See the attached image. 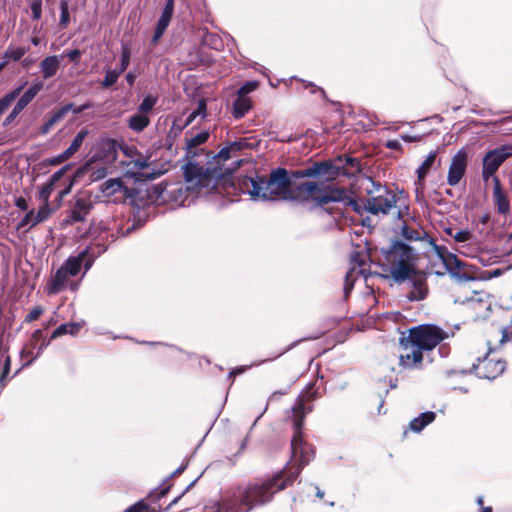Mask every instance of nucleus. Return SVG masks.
<instances>
[{
    "label": "nucleus",
    "instance_id": "f257e3e1",
    "mask_svg": "<svg viewBox=\"0 0 512 512\" xmlns=\"http://www.w3.org/2000/svg\"><path fill=\"white\" fill-rule=\"evenodd\" d=\"M233 152L230 151L226 144L217 154L208 152L207 157L212 155L206 166L198 163L190 162L185 167V179L191 183L194 188L207 189V191H215L219 194H236L237 178L233 177V171L237 169L243 160H238L233 168H224V163L232 157Z\"/></svg>",
    "mask_w": 512,
    "mask_h": 512
},
{
    "label": "nucleus",
    "instance_id": "f03ea898",
    "mask_svg": "<svg viewBox=\"0 0 512 512\" xmlns=\"http://www.w3.org/2000/svg\"><path fill=\"white\" fill-rule=\"evenodd\" d=\"M382 269L396 283L409 280L412 289L407 294L410 301L424 300L428 295L427 276L416 269L413 249L400 241H395L389 249H382Z\"/></svg>",
    "mask_w": 512,
    "mask_h": 512
},
{
    "label": "nucleus",
    "instance_id": "7ed1b4c3",
    "mask_svg": "<svg viewBox=\"0 0 512 512\" xmlns=\"http://www.w3.org/2000/svg\"><path fill=\"white\" fill-rule=\"evenodd\" d=\"M446 338L447 333L434 324L411 327L407 335L403 334L399 338L401 348L399 366L405 370L422 369L425 353L432 351Z\"/></svg>",
    "mask_w": 512,
    "mask_h": 512
},
{
    "label": "nucleus",
    "instance_id": "20e7f679",
    "mask_svg": "<svg viewBox=\"0 0 512 512\" xmlns=\"http://www.w3.org/2000/svg\"><path fill=\"white\" fill-rule=\"evenodd\" d=\"M285 471H278L270 477L257 478L245 486H239L233 493V502L238 512H250L254 508L270 503L275 494L293 485V477H285Z\"/></svg>",
    "mask_w": 512,
    "mask_h": 512
},
{
    "label": "nucleus",
    "instance_id": "39448f33",
    "mask_svg": "<svg viewBox=\"0 0 512 512\" xmlns=\"http://www.w3.org/2000/svg\"><path fill=\"white\" fill-rule=\"evenodd\" d=\"M291 188V177L287 169L279 167L272 170L268 177L254 176L237 177V191L248 194L252 199L287 200L288 190Z\"/></svg>",
    "mask_w": 512,
    "mask_h": 512
},
{
    "label": "nucleus",
    "instance_id": "423d86ee",
    "mask_svg": "<svg viewBox=\"0 0 512 512\" xmlns=\"http://www.w3.org/2000/svg\"><path fill=\"white\" fill-rule=\"evenodd\" d=\"M342 190L337 189L334 183L306 181L297 185L291 182L288 190L287 200L307 203L313 201L315 206L322 207L325 212L333 214L332 208L327 207L334 200H340Z\"/></svg>",
    "mask_w": 512,
    "mask_h": 512
},
{
    "label": "nucleus",
    "instance_id": "0eeeda50",
    "mask_svg": "<svg viewBox=\"0 0 512 512\" xmlns=\"http://www.w3.org/2000/svg\"><path fill=\"white\" fill-rule=\"evenodd\" d=\"M303 424L301 416L298 420L293 421L294 434L291 441V451L294 463H288L281 471H285V477H293V483L300 475L302 469L314 458V450L310 444L304 441L303 438Z\"/></svg>",
    "mask_w": 512,
    "mask_h": 512
},
{
    "label": "nucleus",
    "instance_id": "6e6552de",
    "mask_svg": "<svg viewBox=\"0 0 512 512\" xmlns=\"http://www.w3.org/2000/svg\"><path fill=\"white\" fill-rule=\"evenodd\" d=\"M374 190L368 189L369 197L365 200V211L373 215H388L392 209L396 208L398 197L394 191L380 183L372 181Z\"/></svg>",
    "mask_w": 512,
    "mask_h": 512
},
{
    "label": "nucleus",
    "instance_id": "1a4fd4ad",
    "mask_svg": "<svg viewBox=\"0 0 512 512\" xmlns=\"http://www.w3.org/2000/svg\"><path fill=\"white\" fill-rule=\"evenodd\" d=\"M512 156V146L502 145L495 149L489 150L483 157L482 160V179L487 182L491 177L495 176V173L500 166Z\"/></svg>",
    "mask_w": 512,
    "mask_h": 512
},
{
    "label": "nucleus",
    "instance_id": "9d476101",
    "mask_svg": "<svg viewBox=\"0 0 512 512\" xmlns=\"http://www.w3.org/2000/svg\"><path fill=\"white\" fill-rule=\"evenodd\" d=\"M321 397L317 381L310 382L303 392L298 396L297 402L292 409L293 421L298 420L301 416V422L304 423V419L308 413L313 410V406L310 403Z\"/></svg>",
    "mask_w": 512,
    "mask_h": 512
},
{
    "label": "nucleus",
    "instance_id": "9b49d317",
    "mask_svg": "<svg viewBox=\"0 0 512 512\" xmlns=\"http://www.w3.org/2000/svg\"><path fill=\"white\" fill-rule=\"evenodd\" d=\"M506 369V361L501 358H496L494 355L487 354L483 359H478L477 363L473 364L475 374L482 379L493 380Z\"/></svg>",
    "mask_w": 512,
    "mask_h": 512
},
{
    "label": "nucleus",
    "instance_id": "f8f14e48",
    "mask_svg": "<svg viewBox=\"0 0 512 512\" xmlns=\"http://www.w3.org/2000/svg\"><path fill=\"white\" fill-rule=\"evenodd\" d=\"M92 209L93 203L90 196L78 193L73 197V201L71 202L70 209L64 221L69 225L84 222Z\"/></svg>",
    "mask_w": 512,
    "mask_h": 512
},
{
    "label": "nucleus",
    "instance_id": "ddd939ff",
    "mask_svg": "<svg viewBox=\"0 0 512 512\" xmlns=\"http://www.w3.org/2000/svg\"><path fill=\"white\" fill-rule=\"evenodd\" d=\"M170 488L171 485L165 486L164 483L159 489L150 493L146 499L139 500L138 502L126 508L124 512H159L161 510H167L173 503L177 501V498H175L165 508H162L161 506H158V508H156L152 506V503L166 496Z\"/></svg>",
    "mask_w": 512,
    "mask_h": 512
},
{
    "label": "nucleus",
    "instance_id": "4468645a",
    "mask_svg": "<svg viewBox=\"0 0 512 512\" xmlns=\"http://www.w3.org/2000/svg\"><path fill=\"white\" fill-rule=\"evenodd\" d=\"M126 166L128 168L127 173L137 181L154 180L162 174L161 171H155L154 168L151 167L148 158L142 156L138 159L130 160L127 162Z\"/></svg>",
    "mask_w": 512,
    "mask_h": 512
},
{
    "label": "nucleus",
    "instance_id": "2eb2a0df",
    "mask_svg": "<svg viewBox=\"0 0 512 512\" xmlns=\"http://www.w3.org/2000/svg\"><path fill=\"white\" fill-rule=\"evenodd\" d=\"M101 192L114 203L125 202L132 196L130 190L120 178L108 179L101 185Z\"/></svg>",
    "mask_w": 512,
    "mask_h": 512
},
{
    "label": "nucleus",
    "instance_id": "dca6fc26",
    "mask_svg": "<svg viewBox=\"0 0 512 512\" xmlns=\"http://www.w3.org/2000/svg\"><path fill=\"white\" fill-rule=\"evenodd\" d=\"M468 164V154L464 149L459 150L451 159L449 165L447 183L456 186L464 177Z\"/></svg>",
    "mask_w": 512,
    "mask_h": 512
},
{
    "label": "nucleus",
    "instance_id": "f3484780",
    "mask_svg": "<svg viewBox=\"0 0 512 512\" xmlns=\"http://www.w3.org/2000/svg\"><path fill=\"white\" fill-rule=\"evenodd\" d=\"M90 107V104H83L78 107H75L73 103L63 105L61 108L53 111L52 115L41 126L40 134L46 135L47 133H49L50 130L54 127V125L61 121L70 111H73L75 114H80Z\"/></svg>",
    "mask_w": 512,
    "mask_h": 512
},
{
    "label": "nucleus",
    "instance_id": "a211bd4d",
    "mask_svg": "<svg viewBox=\"0 0 512 512\" xmlns=\"http://www.w3.org/2000/svg\"><path fill=\"white\" fill-rule=\"evenodd\" d=\"M337 164H332L333 169L330 173H326L331 178L338 176L339 174L343 175H353L354 173L360 172L361 164L357 158H353L348 155H340L335 159Z\"/></svg>",
    "mask_w": 512,
    "mask_h": 512
},
{
    "label": "nucleus",
    "instance_id": "6ab92c4d",
    "mask_svg": "<svg viewBox=\"0 0 512 512\" xmlns=\"http://www.w3.org/2000/svg\"><path fill=\"white\" fill-rule=\"evenodd\" d=\"M493 204L496 209V211L500 215H507L510 213V199L508 196V193L504 190L500 179L497 176L493 177Z\"/></svg>",
    "mask_w": 512,
    "mask_h": 512
},
{
    "label": "nucleus",
    "instance_id": "aec40b11",
    "mask_svg": "<svg viewBox=\"0 0 512 512\" xmlns=\"http://www.w3.org/2000/svg\"><path fill=\"white\" fill-rule=\"evenodd\" d=\"M333 168L334 167L330 161L315 162V163H313L312 166H310L308 168L291 171L289 173V176L291 177V181L293 182V179H301V178H308V177H316L318 175H326V173H330Z\"/></svg>",
    "mask_w": 512,
    "mask_h": 512
},
{
    "label": "nucleus",
    "instance_id": "412c9836",
    "mask_svg": "<svg viewBox=\"0 0 512 512\" xmlns=\"http://www.w3.org/2000/svg\"><path fill=\"white\" fill-rule=\"evenodd\" d=\"M174 12V0H166L161 16L156 24L152 42L157 43L168 28Z\"/></svg>",
    "mask_w": 512,
    "mask_h": 512
},
{
    "label": "nucleus",
    "instance_id": "4be33fe9",
    "mask_svg": "<svg viewBox=\"0 0 512 512\" xmlns=\"http://www.w3.org/2000/svg\"><path fill=\"white\" fill-rule=\"evenodd\" d=\"M69 275L62 266L51 276L50 280L46 284V292L48 295H56L66 288Z\"/></svg>",
    "mask_w": 512,
    "mask_h": 512
},
{
    "label": "nucleus",
    "instance_id": "5701e85b",
    "mask_svg": "<svg viewBox=\"0 0 512 512\" xmlns=\"http://www.w3.org/2000/svg\"><path fill=\"white\" fill-rule=\"evenodd\" d=\"M209 136L210 134L208 131H202L196 135H189L187 133L185 136L187 156L191 158L196 156L198 152L197 147L206 143L209 139Z\"/></svg>",
    "mask_w": 512,
    "mask_h": 512
},
{
    "label": "nucleus",
    "instance_id": "b1692460",
    "mask_svg": "<svg viewBox=\"0 0 512 512\" xmlns=\"http://www.w3.org/2000/svg\"><path fill=\"white\" fill-rule=\"evenodd\" d=\"M39 67L44 79L53 77L60 67L59 57L57 55L47 56L40 62Z\"/></svg>",
    "mask_w": 512,
    "mask_h": 512
},
{
    "label": "nucleus",
    "instance_id": "393cba45",
    "mask_svg": "<svg viewBox=\"0 0 512 512\" xmlns=\"http://www.w3.org/2000/svg\"><path fill=\"white\" fill-rule=\"evenodd\" d=\"M86 256L87 250H84L76 257H69L62 265V268L67 271L69 276L74 277L80 272L83 260Z\"/></svg>",
    "mask_w": 512,
    "mask_h": 512
},
{
    "label": "nucleus",
    "instance_id": "a878e982",
    "mask_svg": "<svg viewBox=\"0 0 512 512\" xmlns=\"http://www.w3.org/2000/svg\"><path fill=\"white\" fill-rule=\"evenodd\" d=\"M436 418V414L432 411L421 413L409 423V428L414 432L422 431L427 425L432 423Z\"/></svg>",
    "mask_w": 512,
    "mask_h": 512
},
{
    "label": "nucleus",
    "instance_id": "bb28decb",
    "mask_svg": "<svg viewBox=\"0 0 512 512\" xmlns=\"http://www.w3.org/2000/svg\"><path fill=\"white\" fill-rule=\"evenodd\" d=\"M43 86L44 84L41 81L34 82L31 87H29L22 94L16 104L24 110L26 106L35 98V96L43 89Z\"/></svg>",
    "mask_w": 512,
    "mask_h": 512
},
{
    "label": "nucleus",
    "instance_id": "cd10ccee",
    "mask_svg": "<svg viewBox=\"0 0 512 512\" xmlns=\"http://www.w3.org/2000/svg\"><path fill=\"white\" fill-rule=\"evenodd\" d=\"M252 101L248 97L237 96L233 103L232 115L235 119H240L251 109Z\"/></svg>",
    "mask_w": 512,
    "mask_h": 512
},
{
    "label": "nucleus",
    "instance_id": "c85d7f7f",
    "mask_svg": "<svg viewBox=\"0 0 512 512\" xmlns=\"http://www.w3.org/2000/svg\"><path fill=\"white\" fill-rule=\"evenodd\" d=\"M337 189L338 190H342L343 193H341V198L340 200H334L333 202H340V203H343L344 206L346 207H351L352 210L359 214V215H362L363 211L365 210L364 208V205H360L358 203V201L356 199H354L353 197H351L349 194H348V190L345 188V187H341V186H338L337 185Z\"/></svg>",
    "mask_w": 512,
    "mask_h": 512
},
{
    "label": "nucleus",
    "instance_id": "c756f323",
    "mask_svg": "<svg viewBox=\"0 0 512 512\" xmlns=\"http://www.w3.org/2000/svg\"><path fill=\"white\" fill-rule=\"evenodd\" d=\"M149 124L150 118L140 112L132 115L128 120V127L136 133L142 132Z\"/></svg>",
    "mask_w": 512,
    "mask_h": 512
},
{
    "label": "nucleus",
    "instance_id": "7c9ffc66",
    "mask_svg": "<svg viewBox=\"0 0 512 512\" xmlns=\"http://www.w3.org/2000/svg\"><path fill=\"white\" fill-rule=\"evenodd\" d=\"M437 157L436 152H431L427 158L423 161V163L419 166L417 169V183L419 185H423V182L428 175L429 171L431 170L433 164L435 163Z\"/></svg>",
    "mask_w": 512,
    "mask_h": 512
},
{
    "label": "nucleus",
    "instance_id": "2f4dec72",
    "mask_svg": "<svg viewBox=\"0 0 512 512\" xmlns=\"http://www.w3.org/2000/svg\"><path fill=\"white\" fill-rule=\"evenodd\" d=\"M81 329V324L76 322H70V323H63L60 326H58L51 334L50 340H54L60 336L70 334V335H77Z\"/></svg>",
    "mask_w": 512,
    "mask_h": 512
},
{
    "label": "nucleus",
    "instance_id": "473e14b6",
    "mask_svg": "<svg viewBox=\"0 0 512 512\" xmlns=\"http://www.w3.org/2000/svg\"><path fill=\"white\" fill-rule=\"evenodd\" d=\"M101 157L114 161L117 158V141L115 139H105L100 145Z\"/></svg>",
    "mask_w": 512,
    "mask_h": 512
},
{
    "label": "nucleus",
    "instance_id": "72a5a7b5",
    "mask_svg": "<svg viewBox=\"0 0 512 512\" xmlns=\"http://www.w3.org/2000/svg\"><path fill=\"white\" fill-rule=\"evenodd\" d=\"M433 252L437 255V257L442 261L444 266L448 261H452L453 263H456V255L449 252L448 249L445 246L436 244L434 239H431L429 241Z\"/></svg>",
    "mask_w": 512,
    "mask_h": 512
},
{
    "label": "nucleus",
    "instance_id": "f704fd0d",
    "mask_svg": "<svg viewBox=\"0 0 512 512\" xmlns=\"http://www.w3.org/2000/svg\"><path fill=\"white\" fill-rule=\"evenodd\" d=\"M24 85H20L0 99V116L11 106L14 100L21 94Z\"/></svg>",
    "mask_w": 512,
    "mask_h": 512
},
{
    "label": "nucleus",
    "instance_id": "c9c22d12",
    "mask_svg": "<svg viewBox=\"0 0 512 512\" xmlns=\"http://www.w3.org/2000/svg\"><path fill=\"white\" fill-rule=\"evenodd\" d=\"M24 85H20L0 99V116L11 106L14 100L21 94Z\"/></svg>",
    "mask_w": 512,
    "mask_h": 512
},
{
    "label": "nucleus",
    "instance_id": "e433bc0d",
    "mask_svg": "<svg viewBox=\"0 0 512 512\" xmlns=\"http://www.w3.org/2000/svg\"><path fill=\"white\" fill-rule=\"evenodd\" d=\"M87 135L88 130L85 128L81 129L74 137L70 146L66 149L67 154H69L72 157L76 152H78Z\"/></svg>",
    "mask_w": 512,
    "mask_h": 512
},
{
    "label": "nucleus",
    "instance_id": "4c0bfd02",
    "mask_svg": "<svg viewBox=\"0 0 512 512\" xmlns=\"http://www.w3.org/2000/svg\"><path fill=\"white\" fill-rule=\"evenodd\" d=\"M70 24V12L68 0L60 1V19L58 26L60 29H66Z\"/></svg>",
    "mask_w": 512,
    "mask_h": 512
},
{
    "label": "nucleus",
    "instance_id": "58836bf2",
    "mask_svg": "<svg viewBox=\"0 0 512 512\" xmlns=\"http://www.w3.org/2000/svg\"><path fill=\"white\" fill-rule=\"evenodd\" d=\"M120 75L121 74L116 69H106L104 79L101 81L102 88L108 89L112 87L117 82Z\"/></svg>",
    "mask_w": 512,
    "mask_h": 512
},
{
    "label": "nucleus",
    "instance_id": "ea45409f",
    "mask_svg": "<svg viewBox=\"0 0 512 512\" xmlns=\"http://www.w3.org/2000/svg\"><path fill=\"white\" fill-rule=\"evenodd\" d=\"M465 266L466 264L463 261H461L457 256L456 263L448 261V263H446L445 265L448 272L457 277H463L465 275V272L463 271Z\"/></svg>",
    "mask_w": 512,
    "mask_h": 512
},
{
    "label": "nucleus",
    "instance_id": "a19ab883",
    "mask_svg": "<svg viewBox=\"0 0 512 512\" xmlns=\"http://www.w3.org/2000/svg\"><path fill=\"white\" fill-rule=\"evenodd\" d=\"M52 210L49 207L48 203H43V205L38 209V211L35 213V222L30 225V228L35 227L39 223L44 222L47 220L51 214Z\"/></svg>",
    "mask_w": 512,
    "mask_h": 512
},
{
    "label": "nucleus",
    "instance_id": "79ce46f5",
    "mask_svg": "<svg viewBox=\"0 0 512 512\" xmlns=\"http://www.w3.org/2000/svg\"><path fill=\"white\" fill-rule=\"evenodd\" d=\"M34 222H35V210L31 209V210L27 211L25 216L18 222V224L16 225V230L20 231L28 226V228L24 230L25 232H28L31 229L30 225H32V223H34Z\"/></svg>",
    "mask_w": 512,
    "mask_h": 512
},
{
    "label": "nucleus",
    "instance_id": "37998d69",
    "mask_svg": "<svg viewBox=\"0 0 512 512\" xmlns=\"http://www.w3.org/2000/svg\"><path fill=\"white\" fill-rule=\"evenodd\" d=\"M28 52V48L24 47H17L13 48L12 46H9L7 50L4 53V58L6 59H12L13 61L20 60L26 53Z\"/></svg>",
    "mask_w": 512,
    "mask_h": 512
},
{
    "label": "nucleus",
    "instance_id": "c03bdc74",
    "mask_svg": "<svg viewBox=\"0 0 512 512\" xmlns=\"http://www.w3.org/2000/svg\"><path fill=\"white\" fill-rule=\"evenodd\" d=\"M401 235L409 241H417L422 239L420 231L404 224L401 229Z\"/></svg>",
    "mask_w": 512,
    "mask_h": 512
},
{
    "label": "nucleus",
    "instance_id": "a18cd8bd",
    "mask_svg": "<svg viewBox=\"0 0 512 512\" xmlns=\"http://www.w3.org/2000/svg\"><path fill=\"white\" fill-rule=\"evenodd\" d=\"M131 51L128 47H123L121 51L120 65L116 69L120 74L124 73L130 64Z\"/></svg>",
    "mask_w": 512,
    "mask_h": 512
},
{
    "label": "nucleus",
    "instance_id": "49530a36",
    "mask_svg": "<svg viewBox=\"0 0 512 512\" xmlns=\"http://www.w3.org/2000/svg\"><path fill=\"white\" fill-rule=\"evenodd\" d=\"M31 9V18L38 21L42 17V0H26Z\"/></svg>",
    "mask_w": 512,
    "mask_h": 512
},
{
    "label": "nucleus",
    "instance_id": "de8ad7c7",
    "mask_svg": "<svg viewBox=\"0 0 512 512\" xmlns=\"http://www.w3.org/2000/svg\"><path fill=\"white\" fill-rule=\"evenodd\" d=\"M157 103V98L152 96H146L138 107V112L142 114L149 113Z\"/></svg>",
    "mask_w": 512,
    "mask_h": 512
},
{
    "label": "nucleus",
    "instance_id": "09e8293b",
    "mask_svg": "<svg viewBox=\"0 0 512 512\" xmlns=\"http://www.w3.org/2000/svg\"><path fill=\"white\" fill-rule=\"evenodd\" d=\"M11 371V357L7 355L5 357L2 372L0 374V388L3 389L6 386L8 375Z\"/></svg>",
    "mask_w": 512,
    "mask_h": 512
},
{
    "label": "nucleus",
    "instance_id": "8fccbe9b",
    "mask_svg": "<svg viewBox=\"0 0 512 512\" xmlns=\"http://www.w3.org/2000/svg\"><path fill=\"white\" fill-rule=\"evenodd\" d=\"M354 272H355V266H353L351 269H349L346 272L345 285H344L345 296H347L352 291V289L354 287V283L356 280V278L354 276Z\"/></svg>",
    "mask_w": 512,
    "mask_h": 512
},
{
    "label": "nucleus",
    "instance_id": "3c124183",
    "mask_svg": "<svg viewBox=\"0 0 512 512\" xmlns=\"http://www.w3.org/2000/svg\"><path fill=\"white\" fill-rule=\"evenodd\" d=\"M197 116H206V101L204 99L199 100L197 109L188 116L186 124L192 123Z\"/></svg>",
    "mask_w": 512,
    "mask_h": 512
},
{
    "label": "nucleus",
    "instance_id": "603ef678",
    "mask_svg": "<svg viewBox=\"0 0 512 512\" xmlns=\"http://www.w3.org/2000/svg\"><path fill=\"white\" fill-rule=\"evenodd\" d=\"M259 86L257 81H249L243 84L237 91V95L241 97H247V95L255 91Z\"/></svg>",
    "mask_w": 512,
    "mask_h": 512
},
{
    "label": "nucleus",
    "instance_id": "864d4df0",
    "mask_svg": "<svg viewBox=\"0 0 512 512\" xmlns=\"http://www.w3.org/2000/svg\"><path fill=\"white\" fill-rule=\"evenodd\" d=\"M70 158H71V156L69 154H67V151L65 150L64 152H62L61 154H59L55 157L45 159L44 163H45V165H49V166H57Z\"/></svg>",
    "mask_w": 512,
    "mask_h": 512
},
{
    "label": "nucleus",
    "instance_id": "5fc2aeb1",
    "mask_svg": "<svg viewBox=\"0 0 512 512\" xmlns=\"http://www.w3.org/2000/svg\"><path fill=\"white\" fill-rule=\"evenodd\" d=\"M54 185L47 182L44 185H42L40 191H39V199L43 201V203L49 204V198L51 196V193L53 191Z\"/></svg>",
    "mask_w": 512,
    "mask_h": 512
},
{
    "label": "nucleus",
    "instance_id": "6e6d98bb",
    "mask_svg": "<svg viewBox=\"0 0 512 512\" xmlns=\"http://www.w3.org/2000/svg\"><path fill=\"white\" fill-rule=\"evenodd\" d=\"M229 149L235 155L236 152H240L250 147V144L246 139L227 143Z\"/></svg>",
    "mask_w": 512,
    "mask_h": 512
},
{
    "label": "nucleus",
    "instance_id": "4d7b16f0",
    "mask_svg": "<svg viewBox=\"0 0 512 512\" xmlns=\"http://www.w3.org/2000/svg\"><path fill=\"white\" fill-rule=\"evenodd\" d=\"M44 312L43 307L35 306L30 310V312L25 316L24 322L31 323L37 320Z\"/></svg>",
    "mask_w": 512,
    "mask_h": 512
},
{
    "label": "nucleus",
    "instance_id": "13d9d810",
    "mask_svg": "<svg viewBox=\"0 0 512 512\" xmlns=\"http://www.w3.org/2000/svg\"><path fill=\"white\" fill-rule=\"evenodd\" d=\"M43 330L42 329H36L31 337H30V340H29V343H28V346L32 349L36 348L37 346H39L41 340H43Z\"/></svg>",
    "mask_w": 512,
    "mask_h": 512
},
{
    "label": "nucleus",
    "instance_id": "bf43d9fd",
    "mask_svg": "<svg viewBox=\"0 0 512 512\" xmlns=\"http://www.w3.org/2000/svg\"><path fill=\"white\" fill-rule=\"evenodd\" d=\"M22 111H23V109L21 107H19L17 104H15L12 111L5 118V120L3 122V126H5V127L9 126Z\"/></svg>",
    "mask_w": 512,
    "mask_h": 512
},
{
    "label": "nucleus",
    "instance_id": "052dcab7",
    "mask_svg": "<svg viewBox=\"0 0 512 512\" xmlns=\"http://www.w3.org/2000/svg\"><path fill=\"white\" fill-rule=\"evenodd\" d=\"M452 238L456 242H467L471 240L472 233L469 230H459L454 235H452Z\"/></svg>",
    "mask_w": 512,
    "mask_h": 512
},
{
    "label": "nucleus",
    "instance_id": "680f3d73",
    "mask_svg": "<svg viewBox=\"0 0 512 512\" xmlns=\"http://www.w3.org/2000/svg\"><path fill=\"white\" fill-rule=\"evenodd\" d=\"M70 169V165H65L64 167H62L61 169H59L58 171H56L51 177L50 179L48 180L49 183H51L52 185H55L63 176L64 174L66 173V171Z\"/></svg>",
    "mask_w": 512,
    "mask_h": 512
},
{
    "label": "nucleus",
    "instance_id": "e2e57ef3",
    "mask_svg": "<svg viewBox=\"0 0 512 512\" xmlns=\"http://www.w3.org/2000/svg\"><path fill=\"white\" fill-rule=\"evenodd\" d=\"M33 356V349H22L21 351V358L23 360L27 359V361L23 364V367L29 366L36 358Z\"/></svg>",
    "mask_w": 512,
    "mask_h": 512
},
{
    "label": "nucleus",
    "instance_id": "0e129e2a",
    "mask_svg": "<svg viewBox=\"0 0 512 512\" xmlns=\"http://www.w3.org/2000/svg\"><path fill=\"white\" fill-rule=\"evenodd\" d=\"M350 259L352 263L358 265L360 268L366 265L365 255L360 252H353Z\"/></svg>",
    "mask_w": 512,
    "mask_h": 512
},
{
    "label": "nucleus",
    "instance_id": "69168bd1",
    "mask_svg": "<svg viewBox=\"0 0 512 512\" xmlns=\"http://www.w3.org/2000/svg\"><path fill=\"white\" fill-rule=\"evenodd\" d=\"M68 57L72 62L78 63L81 57V51L79 49H73L70 51H65L61 57Z\"/></svg>",
    "mask_w": 512,
    "mask_h": 512
},
{
    "label": "nucleus",
    "instance_id": "338daca9",
    "mask_svg": "<svg viewBox=\"0 0 512 512\" xmlns=\"http://www.w3.org/2000/svg\"><path fill=\"white\" fill-rule=\"evenodd\" d=\"M385 147L391 150H396L402 152V145L398 140H388L385 143Z\"/></svg>",
    "mask_w": 512,
    "mask_h": 512
},
{
    "label": "nucleus",
    "instance_id": "774afa93",
    "mask_svg": "<svg viewBox=\"0 0 512 512\" xmlns=\"http://www.w3.org/2000/svg\"><path fill=\"white\" fill-rule=\"evenodd\" d=\"M15 206L22 211H28V202L24 197H18L15 199Z\"/></svg>",
    "mask_w": 512,
    "mask_h": 512
}]
</instances>
